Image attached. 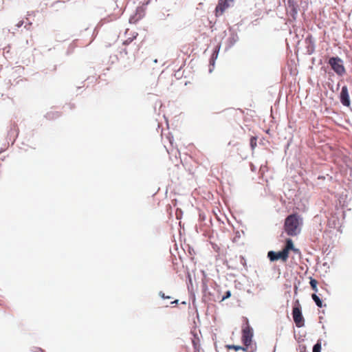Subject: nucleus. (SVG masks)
Wrapping results in <instances>:
<instances>
[{"mask_svg":"<svg viewBox=\"0 0 352 352\" xmlns=\"http://www.w3.org/2000/svg\"><path fill=\"white\" fill-rule=\"evenodd\" d=\"M227 348L228 349H234L236 351L239 350V349H242V346H235V345H228Z\"/></svg>","mask_w":352,"mask_h":352,"instance_id":"13","label":"nucleus"},{"mask_svg":"<svg viewBox=\"0 0 352 352\" xmlns=\"http://www.w3.org/2000/svg\"><path fill=\"white\" fill-rule=\"evenodd\" d=\"M311 297H312V299L314 300V301L316 302V305L318 307H323L322 302V300H320V298H319V296L318 295H316V294H313L311 295Z\"/></svg>","mask_w":352,"mask_h":352,"instance_id":"9","label":"nucleus"},{"mask_svg":"<svg viewBox=\"0 0 352 352\" xmlns=\"http://www.w3.org/2000/svg\"><path fill=\"white\" fill-rule=\"evenodd\" d=\"M302 219L298 214H292L286 217L284 230L288 236H296L300 233Z\"/></svg>","mask_w":352,"mask_h":352,"instance_id":"1","label":"nucleus"},{"mask_svg":"<svg viewBox=\"0 0 352 352\" xmlns=\"http://www.w3.org/2000/svg\"><path fill=\"white\" fill-rule=\"evenodd\" d=\"M257 137L252 136L250 138V146L252 149H254L256 146Z\"/></svg>","mask_w":352,"mask_h":352,"instance_id":"11","label":"nucleus"},{"mask_svg":"<svg viewBox=\"0 0 352 352\" xmlns=\"http://www.w3.org/2000/svg\"><path fill=\"white\" fill-rule=\"evenodd\" d=\"M22 25H23V21H21V22L17 25V26H18V27H21Z\"/></svg>","mask_w":352,"mask_h":352,"instance_id":"17","label":"nucleus"},{"mask_svg":"<svg viewBox=\"0 0 352 352\" xmlns=\"http://www.w3.org/2000/svg\"><path fill=\"white\" fill-rule=\"evenodd\" d=\"M267 257L271 261H275L280 259L283 262H286L288 259L289 256L286 254V252H285L283 250L278 252L270 251L267 253Z\"/></svg>","mask_w":352,"mask_h":352,"instance_id":"6","label":"nucleus"},{"mask_svg":"<svg viewBox=\"0 0 352 352\" xmlns=\"http://www.w3.org/2000/svg\"><path fill=\"white\" fill-rule=\"evenodd\" d=\"M340 99L341 103L346 107H349L350 105V98L348 88L346 86H343L341 89V92L340 94Z\"/></svg>","mask_w":352,"mask_h":352,"instance_id":"7","label":"nucleus"},{"mask_svg":"<svg viewBox=\"0 0 352 352\" xmlns=\"http://www.w3.org/2000/svg\"><path fill=\"white\" fill-rule=\"evenodd\" d=\"M36 352H45V351L44 350H43L42 349H41V348H38L36 349Z\"/></svg>","mask_w":352,"mask_h":352,"instance_id":"16","label":"nucleus"},{"mask_svg":"<svg viewBox=\"0 0 352 352\" xmlns=\"http://www.w3.org/2000/svg\"><path fill=\"white\" fill-rule=\"evenodd\" d=\"M177 302H178V300H175V301L171 302V304H174V303L177 304Z\"/></svg>","mask_w":352,"mask_h":352,"instance_id":"18","label":"nucleus"},{"mask_svg":"<svg viewBox=\"0 0 352 352\" xmlns=\"http://www.w3.org/2000/svg\"><path fill=\"white\" fill-rule=\"evenodd\" d=\"M192 343H193V344H194L195 346L196 345V344H195V341H192Z\"/></svg>","mask_w":352,"mask_h":352,"instance_id":"19","label":"nucleus"},{"mask_svg":"<svg viewBox=\"0 0 352 352\" xmlns=\"http://www.w3.org/2000/svg\"><path fill=\"white\" fill-rule=\"evenodd\" d=\"M283 250L289 256V252L290 250H293L294 252H297L298 250L296 249L294 246L293 241L291 239H287L286 240V244L285 248L283 249Z\"/></svg>","mask_w":352,"mask_h":352,"instance_id":"8","label":"nucleus"},{"mask_svg":"<svg viewBox=\"0 0 352 352\" xmlns=\"http://www.w3.org/2000/svg\"><path fill=\"white\" fill-rule=\"evenodd\" d=\"M230 296V292H226V296L223 297L222 300H223L224 299L228 298Z\"/></svg>","mask_w":352,"mask_h":352,"instance_id":"15","label":"nucleus"},{"mask_svg":"<svg viewBox=\"0 0 352 352\" xmlns=\"http://www.w3.org/2000/svg\"><path fill=\"white\" fill-rule=\"evenodd\" d=\"M309 283H310V285H311L312 289L315 292H318V287H317L318 281L314 278H310Z\"/></svg>","mask_w":352,"mask_h":352,"instance_id":"10","label":"nucleus"},{"mask_svg":"<svg viewBox=\"0 0 352 352\" xmlns=\"http://www.w3.org/2000/svg\"><path fill=\"white\" fill-rule=\"evenodd\" d=\"M292 316L297 327L300 328L305 326V318L302 316L301 306L298 300H296L294 304Z\"/></svg>","mask_w":352,"mask_h":352,"instance_id":"3","label":"nucleus"},{"mask_svg":"<svg viewBox=\"0 0 352 352\" xmlns=\"http://www.w3.org/2000/svg\"><path fill=\"white\" fill-rule=\"evenodd\" d=\"M329 64L332 69L339 76H342L346 72L345 68L342 63V60L338 57L330 58Z\"/></svg>","mask_w":352,"mask_h":352,"instance_id":"4","label":"nucleus"},{"mask_svg":"<svg viewBox=\"0 0 352 352\" xmlns=\"http://www.w3.org/2000/svg\"><path fill=\"white\" fill-rule=\"evenodd\" d=\"M321 351V343L318 342L313 347V352H320Z\"/></svg>","mask_w":352,"mask_h":352,"instance_id":"12","label":"nucleus"},{"mask_svg":"<svg viewBox=\"0 0 352 352\" xmlns=\"http://www.w3.org/2000/svg\"><path fill=\"white\" fill-rule=\"evenodd\" d=\"M243 351L256 352V345L252 341L253 330L249 326L243 329Z\"/></svg>","mask_w":352,"mask_h":352,"instance_id":"2","label":"nucleus"},{"mask_svg":"<svg viewBox=\"0 0 352 352\" xmlns=\"http://www.w3.org/2000/svg\"><path fill=\"white\" fill-rule=\"evenodd\" d=\"M234 0H219L214 10V14L219 17L223 14L224 12L233 5Z\"/></svg>","mask_w":352,"mask_h":352,"instance_id":"5","label":"nucleus"},{"mask_svg":"<svg viewBox=\"0 0 352 352\" xmlns=\"http://www.w3.org/2000/svg\"><path fill=\"white\" fill-rule=\"evenodd\" d=\"M159 295H160L162 298H168V299H169V298H170V296H165L164 293H163L162 292H160L159 293Z\"/></svg>","mask_w":352,"mask_h":352,"instance_id":"14","label":"nucleus"}]
</instances>
